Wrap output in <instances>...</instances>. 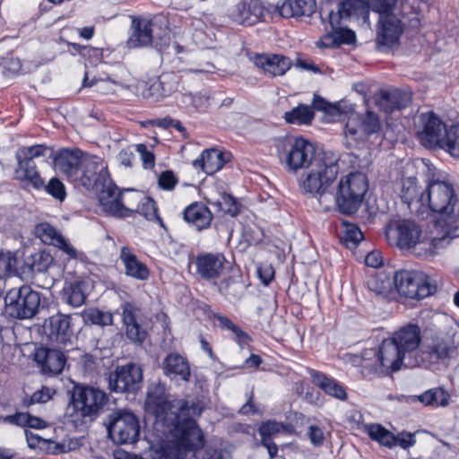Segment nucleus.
Wrapping results in <instances>:
<instances>
[{
	"label": "nucleus",
	"mask_w": 459,
	"mask_h": 459,
	"mask_svg": "<svg viewBox=\"0 0 459 459\" xmlns=\"http://www.w3.org/2000/svg\"><path fill=\"white\" fill-rule=\"evenodd\" d=\"M339 172L338 160H319L312 174L301 182V188L315 197L325 212L337 209L342 214H353L362 204L368 189V180L361 172L342 177L336 192L332 186Z\"/></svg>",
	"instance_id": "nucleus-1"
},
{
	"label": "nucleus",
	"mask_w": 459,
	"mask_h": 459,
	"mask_svg": "<svg viewBox=\"0 0 459 459\" xmlns=\"http://www.w3.org/2000/svg\"><path fill=\"white\" fill-rule=\"evenodd\" d=\"M420 206L437 214L434 227L451 241L459 237V188L445 175H432L419 197Z\"/></svg>",
	"instance_id": "nucleus-2"
},
{
	"label": "nucleus",
	"mask_w": 459,
	"mask_h": 459,
	"mask_svg": "<svg viewBox=\"0 0 459 459\" xmlns=\"http://www.w3.org/2000/svg\"><path fill=\"white\" fill-rule=\"evenodd\" d=\"M420 342V328L415 324H408L381 342L377 361L389 373L399 370L403 365L419 367L424 362L418 355Z\"/></svg>",
	"instance_id": "nucleus-3"
},
{
	"label": "nucleus",
	"mask_w": 459,
	"mask_h": 459,
	"mask_svg": "<svg viewBox=\"0 0 459 459\" xmlns=\"http://www.w3.org/2000/svg\"><path fill=\"white\" fill-rule=\"evenodd\" d=\"M386 237L394 238L401 249L411 250L418 256H429L439 248L446 247L451 240L434 228L432 236L423 233L420 226L410 220L390 223L386 227Z\"/></svg>",
	"instance_id": "nucleus-4"
},
{
	"label": "nucleus",
	"mask_w": 459,
	"mask_h": 459,
	"mask_svg": "<svg viewBox=\"0 0 459 459\" xmlns=\"http://www.w3.org/2000/svg\"><path fill=\"white\" fill-rule=\"evenodd\" d=\"M274 147L280 163L290 172L309 168L307 178L319 160H336L334 156L325 153L316 154L314 144L302 136L279 137L274 140Z\"/></svg>",
	"instance_id": "nucleus-5"
},
{
	"label": "nucleus",
	"mask_w": 459,
	"mask_h": 459,
	"mask_svg": "<svg viewBox=\"0 0 459 459\" xmlns=\"http://www.w3.org/2000/svg\"><path fill=\"white\" fill-rule=\"evenodd\" d=\"M353 17L368 22L369 11L363 0H341L328 11L326 17L321 15L327 35L338 44L355 41V32L347 27V22Z\"/></svg>",
	"instance_id": "nucleus-6"
},
{
	"label": "nucleus",
	"mask_w": 459,
	"mask_h": 459,
	"mask_svg": "<svg viewBox=\"0 0 459 459\" xmlns=\"http://www.w3.org/2000/svg\"><path fill=\"white\" fill-rule=\"evenodd\" d=\"M108 403V395L99 387L75 385L72 392L68 410L78 418L94 419Z\"/></svg>",
	"instance_id": "nucleus-7"
},
{
	"label": "nucleus",
	"mask_w": 459,
	"mask_h": 459,
	"mask_svg": "<svg viewBox=\"0 0 459 459\" xmlns=\"http://www.w3.org/2000/svg\"><path fill=\"white\" fill-rule=\"evenodd\" d=\"M5 312L13 318L27 319L38 312L40 297L30 286L13 288L4 297Z\"/></svg>",
	"instance_id": "nucleus-8"
},
{
	"label": "nucleus",
	"mask_w": 459,
	"mask_h": 459,
	"mask_svg": "<svg viewBox=\"0 0 459 459\" xmlns=\"http://www.w3.org/2000/svg\"><path fill=\"white\" fill-rule=\"evenodd\" d=\"M394 282L400 295L409 299H422L437 290V286L431 278L418 271L396 272Z\"/></svg>",
	"instance_id": "nucleus-9"
},
{
	"label": "nucleus",
	"mask_w": 459,
	"mask_h": 459,
	"mask_svg": "<svg viewBox=\"0 0 459 459\" xmlns=\"http://www.w3.org/2000/svg\"><path fill=\"white\" fill-rule=\"evenodd\" d=\"M379 129V119L373 112H367L365 115L351 112L343 132L345 145L348 148L356 147L367 137L377 134Z\"/></svg>",
	"instance_id": "nucleus-10"
},
{
	"label": "nucleus",
	"mask_w": 459,
	"mask_h": 459,
	"mask_svg": "<svg viewBox=\"0 0 459 459\" xmlns=\"http://www.w3.org/2000/svg\"><path fill=\"white\" fill-rule=\"evenodd\" d=\"M108 432L114 442L134 443L140 434L139 420L129 411L117 410L109 415Z\"/></svg>",
	"instance_id": "nucleus-11"
},
{
	"label": "nucleus",
	"mask_w": 459,
	"mask_h": 459,
	"mask_svg": "<svg viewBox=\"0 0 459 459\" xmlns=\"http://www.w3.org/2000/svg\"><path fill=\"white\" fill-rule=\"evenodd\" d=\"M109 182L107 162L98 156H85L74 183L97 192Z\"/></svg>",
	"instance_id": "nucleus-12"
},
{
	"label": "nucleus",
	"mask_w": 459,
	"mask_h": 459,
	"mask_svg": "<svg viewBox=\"0 0 459 459\" xmlns=\"http://www.w3.org/2000/svg\"><path fill=\"white\" fill-rule=\"evenodd\" d=\"M143 381V369L134 363L119 366L109 374L108 385L117 393H135Z\"/></svg>",
	"instance_id": "nucleus-13"
},
{
	"label": "nucleus",
	"mask_w": 459,
	"mask_h": 459,
	"mask_svg": "<svg viewBox=\"0 0 459 459\" xmlns=\"http://www.w3.org/2000/svg\"><path fill=\"white\" fill-rule=\"evenodd\" d=\"M364 432L367 433L373 441L390 449L399 446L403 450H408L416 444L415 433L402 431L394 435L377 423L365 425Z\"/></svg>",
	"instance_id": "nucleus-14"
},
{
	"label": "nucleus",
	"mask_w": 459,
	"mask_h": 459,
	"mask_svg": "<svg viewBox=\"0 0 459 459\" xmlns=\"http://www.w3.org/2000/svg\"><path fill=\"white\" fill-rule=\"evenodd\" d=\"M418 138L426 148L439 147L446 134V125L433 113H421L418 117Z\"/></svg>",
	"instance_id": "nucleus-15"
},
{
	"label": "nucleus",
	"mask_w": 459,
	"mask_h": 459,
	"mask_svg": "<svg viewBox=\"0 0 459 459\" xmlns=\"http://www.w3.org/2000/svg\"><path fill=\"white\" fill-rule=\"evenodd\" d=\"M229 262L221 253H203L195 256L193 264L196 274L203 280L215 281L221 278Z\"/></svg>",
	"instance_id": "nucleus-16"
},
{
	"label": "nucleus",
	"mask_w": 459,
	"mask_h": 459,
	"mask_svg": "<svg viewBox=\"0 0 459 459\" xmlns=\"http://www.w3.org/2000/svg\"><path fill=\"white\" fill-rule=\"evenodd\" d=\"M84 157L79 149H61L53 156L54 168L68 180L74 182L75 178H78Z\"/></svg>",
	"instance_id": "nucleus-17"
},
{
	"label": "nucleus",
	"mask_w": 459,
	"mask_h": 459,
	"mask_svg": "<svg viewBox=\"0 0 459 459\" xmlns=\"http://www.w3.org/2000/svg\"><path fill=\"white\" fill-rule=\"evenodd\" d=\"M265 8L259 0H242L230 13V20L239 25L251 26L260 22Z\"/></svg>",
	"instance_id": "nucleus-18"
},
{
	"label": "nucleus",
	"mask_w": 459,
	"mask_h": 459,
	"mask_svg": "<svg viewBox=\"0 0 459 459\" xmlns=\"http://www.w3.org/2000/svg\"><path fill=\"white\" fill-rule=\"evenodd\" d=\"M99 203L101 211L116 218H126L129 208L121 203V190L109 182L99 191Z\"/></svg>",
	"instance_id": "nucleus-19"
},
{
	"label": "nucleus",
	"mask_w": 459,
	"mask_h": 459,
	"mask_svg": "<svg viewBox=\"0 0 459 459\" xmlns=\"http://www.w3.org/2000/svg\"><path fill=\"white\" fill-rule=\"evenodd\" d=\"M403 32L401 21L393 13L379 17L377 44L379 49L394 45Z\"/></svg>",
	"instance_id": "nucleus-20"
},
{
	"label": "nucleus",
	"mask_w": 459,
	"mask_h": 459,
	"mask_svg": "<svg viewBox=\"0 0 459 459\" xmlns=\"http://www.w3.org/2000/svg\"><path fill=\"white\" fill-rule=\"evenodd\" d=\"M152 22L151 19L143 16H132L130 35L127 39L129 48H143L152 45Z\"/></svg>",
	"instance_id": "nucleus-21"
},
{
	"label": "nucleus",
	"mask_w": 459,
	"mask_h": 459,
	"mask_svg": "<svg viewBox=\"0 0 459 459\" xmlns=\"http://www.w3.org/2000/svg\"><path fill=\"white\" fill-rule=\"evenodd\" d=\"M253 63L258 68H261L265 74L272 77L281 76L291 67V60L282 55H255Z\"/></svg>",
	"instance_id": "nucleus-22"
},
{
	"label": "nucleus",
	"mask_w": 459,
	"mask_h": 459,
	"mask_svg": "<svg viewBox=\"0 0 459 459\" xmlns=\"http://www.w3.org/2000/svg\"><path fill=\"white\" fill-rule=\"evenodd\" d=\"M119 259L125 267L126 276L143 281L149 279L150 270L148 266L137 257L131 247H122Z\"/></svg>",
	"instance_id": "nucleus-23"
},
{
	"label": "nucleus",
	"mask_w": 459,
	"mask_h": 459,
	"mask_svg": "<svg viewBox=\"0 0 459 459\" xmlns=\"http://www.w3.org/2000/svg\"><path fill=\"white\" fill-rule=\"evenodd\" d=\"M47 327L52 341L62 345L71 342L74 334L69 316L58 313L50 316Z\"/></svg>",
	"instance_id": "nucleus-24"
},
{
	"label": "nucleus",
	"mask_w": 459,
	"mask_h": 459,
	"mask_svg": "<svg viewBox=\"0 0 459 459\" xmlns=\"http://www.w3.org/2000/svg\"><path fill=\"white\" fill-rule=\"evenodd\" d=\"M35 360L41 365L45 373L57 375L63 371L66 359L59 350L39 348L35 353Z\"/></svg>",
	"instance_id": "nucleus-25"
},
{
	"label": "nucleus",
	"mask_w": 459,
	"mask_h": 459,
	"mask_svg": "<svg viewBox=\"0 0 459 459\" xmlns=\"http://www.w3.org/2000/svg\"><path fill=\"white\" fill-rule=\"evenodd\" d=\"M162 369L170 379H179L184 382L190 380V365L186 358L178 353H170L164 359Z\"/></svg>",
	"instance_id": "nucleus-26"
},
{
	"label": "nucleus",
	"mask_w": 459,
	"mask_h": 459,
	"mask_svg": "<svg viewBox=\"0 0 459 459\" xmlns=\"http://www.w3.org/2000/svg\"><path fill=\"white\" fill-rule=\"evenodd\" d=\"M283 18L310 17L316 10V0H285L276 7Z\"/></svg>",
	"instance_id": "nucleus-27"
},
{
	"label": "nucleus",
	"mask_w": 459,
	"mask_h": 459,
	"mask_svg": "<svg viewBox=\"0 0 459 459\" xmlns=\"http://www.w3.org/2000/svg\"><path fill=\"white\" fill-rule=\"evenodd\" d=\"M226 153L217 149L204 150L199 158L193 161L195 169H200L207 175L219 171L227 161Z\"/></svg>",
	"instance_id": "nucleus-28"
},
{
	"label": "nucleus",
	"mask_w": 459,
	"mask_h": 459,
	"mask_svg": "<svg viewBox=\"0 0 459 459\" xmlns=\"http://www.w3.org/2000/svg\"><path fill=\"white\" fill-rule=\"evenodd\" d=\"M136 307L132 303L126 302L122 306L126 336L135 343H142L145 339L146 333L136 321Z\"/></svg>",
	"instance_id": "nucleus-29"
},
{
	"label": "nucleus",
	"mask_w": 459,
	"mask_h": 459,
	"mask_svg": "<svg viewBox=\"0 0 459 459\" xmlns=\"http://www.w3.org/2000/svg\"><path fill=\"white\" fill-rule=\"evenodd\" d=\"M184 220L198 230L207 229L212 220V213L203 204L194 203L184 210Z\"/></svg>",
	"instance_id": "nucleus-30"
},
{
	"label": "nucleus",
	"mask_w": 459,
	"mask_h": 459,
	"mask_svg": "<svg viewBox=\"0 0 459 459\" xmlns=\"http://www.w3.org/2000/svg\"><path fill=\"white\" fill-rule=\"evenodd\" d=\"M457 353V347L449 336L437 337L429 346V358L430 362L454 358Z\"/></svg>",
	"instance_id": "nucleus-31"
},
{
	"label": "nucleus",
	"mask_w": 459,
	"mask_h": 459,
	"mask_svg": "<svg viewBox=\"0 0 459 459\" xmlns=\"http://www.w3.org/2000/svg\"><path fill=\"white\" fill-rule=\"evenodd\" d=\"M410 103V95L398 90L383 91L377 100L379 108L385 113L405 108Z\"/></svg>",
	"instance_id": "nucleus-32"
},
{
	"label": "nucleus",
	"mask_w": 459,
	"mask_h": 459,
	"mask_svg": "<svg viewBox=\"0 0 459 459\" xmlns=\"http://www.w3.org/2000/svg\"><path fill=\"white\" fill-rule=\"evenodd\" d=\"M310 377L313 383L321 388L326 394L342 401L347 399L345 388L334 378L327 377L326 375L316 370H312L310 372Z\"/></svg>",
	"instance_id": "nucleus-33"
},
{
	"label": "nucleus",
	"mask_w": 459,
	"mask_h": 459,
	"mask_svg": "<svg viewBox=\"0 0 459 459\" xmlns=\"http://www.w3.org/2000/svg\"><path fill=\"white\" fill-rule=\"evenodd\" d=\"M15 178L20 181H25L35 189L44 186V180L37 169L35 161L16 160Z\"/></svg>",
	"instance_id": "nucleus-34"
},
{
	"label": "nucleus",
	"mask_w": 459,
	"mask_h": 459,
	"mask_svg": "<svg viewBox=\"0 0 459 459\" xmlns=\"http://www.w3.org/2000/svg\"><path fill=\"white\" fill-rule=\"evenodd\" d=\"M378 353L379 348L377 350L367 349L362 351L361 355L347 354L346 360L355 367L370 368L376 372L389 374L388 369L382 368L379 365Z\"/></svg>",
	"instance_id": "nucleus-35"
},
{
	"label": "nucleus",
	"mask_w": 459,
	"mask_h": 459,
	"mask_svg": "<svg viewBox=\"0 0 459 459\" xmlns=\"http://www.w3.org/2000/svg\"><path fill=\"white\" fill-rule=\"evenodd\" d=\"M175 90V84L168 80L167 75L160 76L143 91V96L153 101H159L170 95Z\"/></svg>",
	"instance_id": "nucleus-36"
},
{
	"label": "nucleus",
	"mask_w": 459,
	"mask_h": 459,
	"mask_svg": "<svg viewBox=\"0 0 459 459\" xmlns=\"http://www.w3.org/2000/svg\"><path fill=\"white\" fill-rule=\"evenodd\" d=\"M88 284L83 281H75L67 284L63 290V299L74 307H79L85 303Z\"/></svg>",
	"instance_id": "nucleus-37"
},
{
	"label": "nucleus",
	"mask_w": 459,
	"mask_h": 459,
	"mask_svg": "<svg viewBox=\"0 0 459 459\" xmlns=\"http://www.w3.org/2000/svg\"><path fill=\"white\" fill-rule=\"evenodd\" d=\"M283 118L287 124L299 126H310L315 118V111L308 105L299 104L290 111H286Z\"/></svg>",
	"instance_id": "nucleus-38"
},
{
	"label": "nucleus",
	"mask_w": 459,
	"mask_h": 459,
	"mask_svg": "<svg viewBox=\"0 0 459 459\" xmlns=\"http://www.w3.org/2000/svg\"><path fill=\"white\" fill-rule=\"evenodd\" d=\"M399 189V195L402 201L407 204L409 207H411L412 204H419V205H420L419 197L423 190L418 186L416 178L410 177L402 179Z\"/></svg>",
	"instance_id": "nucleus-39"
},
{
	"label": "nucleus",
	"mask_w": 459,
	"mask_h": 459,
	"mask_svg": "<svg viewBox=\"0 0 459 459\" xmlns=\"http://www.w3.org/2000/svg\"><path fill=\"white\" fill-rule=\"evenodd\" d=\"M394 283V277L391 278L388 274L382 272L370 275L367 280L368 290L377 295L388 293Z\"/></svg>",
	"instance_id": "nucleus-40"
},
{
	"label": "nucleus",
	"mask_w": 459,
	"mask_h": 459,
	"mask_svg": "<svg viewBox=\"0 0 459 459\" xmlns=\"http://www.w3.org/2000/svg\"><path fill=\"white\" fill-rule=\"evenodd\" d=\"M440 144L451 156L459 158V125H454L446 129V134Z\"/></svg>",
	"instance_id": "nucleus-41"
},
{
	"label": "nucleus",
	"mask_w": 459,
	"mask_h": 459,
	"mask_svg": "<svg viewBox=\"0 0 459 459\" xmlns=\"http://www.w3.org/2000/svg\"><path fill=\"white\" fill-rule=\"evenodd\" d=\"M36 236L40 240L48 245H56L57 240L62 238V234L51 224L47 222L39 223L35 229Z\"/></svg>",
	"instance_id": "nucleus-42"
},
{
	"label": "nucleus",
	"mask_w": 459,
	"mask_h": 459,
	"mask_svg": "<svg viewBox=\"0 0 459 459\" xmlns=\"http://www.w3.org/2000/svg\"><path fill=\"white\" fill-rule=\"evenodd\" d=\"M48 151L49 148L45 144L22 146L17 150L15 159L34 161V159L45 156Z\"/></svg>",
	"instance_id": "nucleus-43"
},
{
	"label": "nucleus",
	"mask_w": 459,
	"mask_h": 459,
	"mask_svg": "<svg viewBox=\"0 0 459 459\" xmlns=\"http://www.w3.org/2000/svg\"><path fill=\"white\" fill-rule=\"evenodd\" d=\"M420 403L425 405L446 406L447 398L442 389H430L418 396Z\"/></svg>",
	"instance_id": "nucleus-44"
},
{
	"label": "nucleus",
	"mask_w": 459,
	"mask_h": 459,
	"mask_svg": "<svg viewBox=\"0 0 459 459\" xmlns=\"http://www.w3.org/2000/svg\"><path fill=\"white\" fill-rule=\"evenodd\" d=\"M244 284L239 281L228 279L222 281L219 290L229 299H239L244 294Z\"/></svg>",
	"instance_id": "nucleus-45"
},
{
	"label": "nucleus",
	"mask_w": 459,
	"mask_h": 459,
	"mask_svg": "<svg viewBox=\"0 0 459 459\" xmlns=\"http://www.w3.org/2000/svg\"><path fill=\"white\" fill-rule=\"evenodd\" d=\"M311 107L313 108V110H320L325 112L326 115L331 116L333 119L340 118L342 116V110L337 104L329 103L316 94L314 95Z\"/></svg>",
	"instance_id": "nucleus-46"
},
{
	"label": "nucleus",
	"mask_w": 459,
	"mask_h": 459,
	"mask_svg": "<svg viewBox=\"0 0 459 459\" xmlns=\"http://www.w3.org/2000/svg\"><path fill=\"white\" fill-rule=\"evenodd\" d=\"M134 213H139L149 221L159 220L158 210L155 202L150 197L143 196L140 204L136 205Z\"/></svg>",
	"instance_id": "nucleus-47"
},
{
	"label": "nucleus",
	"mask_w": 459,
	"mask_h": 459,
	"mask_svg": "<svg viewBox=\"0 0 459 459\" xmlns=\"http://www.w3.org/2000/svg\"><path fill=\"white\" fill-rule=\"evenodd\" d=\"M216 205L221 212L232 217L239 213L240 205L230 195L225 193L221 194L220 198L216 201Z\"/></svg>",
	"instance_id": "nucleus-48"
},
{
	"label": "nucleus",
	"mask_w": 459,
	"mask_h": 459,
	"mask_svg": "<svg viewBox=\"0 0 459 459\" xmlns=\"http://www.w3.org/2000/svg\"><path fill=\"white\" fill-rule=\"evenodd\" d=\"M363 2L369 12L372 10L377 13L379 17L393 13L396 4V0H363Z\"/></svg>",
	"instance_id": "nucleus-49"
},
{
	"label": "nucleus",
	"mask_w": 459,
	"mask_h": 459,
	"mask_svg": "<svg viewBox=\"0 0 459 459\" xmlns=\"http://www.w3.org/2000/svg\"><path fill=\"white\" fill-rule=\"evenodd\" d=\"M86 319L93 325L101 326L111 325L113 324V316L111 313L102 311L98 308L90 309L85 314Z\"/></svg>",
	"instance_id": "nucleus-50"
},
{
	"label": "nucleus",
	"mask_w": 459,
	"mask_h": 459,
	"mask_svg": "<svg viewBox=\"0 0 459 459\" xmlns=\"http://www.w3.org/2000/svg\"><path fill=\"white\" fill-rule=\"evenodd\" d=\"M142 197L143 195L139 192L131 191L128 189L121 191V203L123 206L131 210L126 212V217H131L133 214H134L136 205L140 204Z\"/></svg>",
	"instance_id": "nucleus-51"
},
{
	"label": "nucleus",
	"mask_w": 459,
	"mask_h": 459,
	"mask_svg": "<svg viewBox=\"0 0 459 459\" xmlns=\"http://www.w3.org/2000/svg\"><path fill=\"white\" fill-rule=\"evenodd\" d=\"M53 198L60 203L64 202L66 198V191L65 185L56 178H52L47 185L44 184L42 187Z\"/></svg>",
	"instance_id": "nucleus-52"
},
{
	"label": "nucleus",
	"mask_w": 459,
	"mask_h": 459,
	"mask_svg": "<svg viewBox=\"0 0 459 459\" xmlns=\"http://www.w3.org/2000/svg\"><path fill=\"white\" fill-rule=\"evenodd\" d=\"M286 430V427L281 422L275 420H268L263 422L258 429L262 439H269L271 437Z\"/></svg>",
	"instance_id": "nucleus-53"
},
{
	"label": "nucleus",
	"mask_w": 459,
	"mask_h": 459,
	"mask_svg": "<svg viewBox=\"0 0 459 459\" xmlns=\"http://www.w3.org/2000/svg\"><path fill=\"white\" fill-rule=\"evenodd\" d=\"M363 239L361 230L354 224H345L342 240L348 247L357 246Z\"/></svg>",
	"instance_id": "nucleus-54"
},
{
	"label": "nucleus",
	"mask_w": 459,
	"mask_h": 459,
	"mask_svg": "<svg viewBox=\"0 0 459 459\" xmlns=\"http://www.w3.org/2000/svg\"><path fill=\"white\" fill-rule=\"evenodd\" d=\"M16 267V259L11 252H0V278L12 273Z\"/></svg>",
	"instance_id": "nucleus-55"
},
{
	"label": "nucleus",
	"mask_w": 459,
	"mask_h": 459,
	"mask_svg": "<svg viewBox=\"0 0 459 459\" xmlns=\"http://www.w3.org/2000/svg\"><path fill=\"white\" fill-rule=\"evenodd\" d=\"M215 318L222 328L231 331L236 335L239 342L248 339L247 334L244 333L238 325H236L229 317L221 315H215Z\"/></svg>",
	"instance_id": "nucleus-56"
},
{
	"label": "nucleus",
	"mask_w": 459,
	"mask_h": 459,
	"mask_svg": "<svg viewBox=\"0 0 459 459\" xmlns=\"http://www.w3.org/2000/svg\"><path fill=\"white\" fill-rule=\"evenodd\" d=\"M55 391L49 387L42 386L39 390H37L32 394L30 399V403H45L48 402Z\"/></svg>",
	"instance_id": "nucleus-57"
},
{
	"label": "nucleus",
	"mask_w": 459,
	"mask_h": 459,
	"mask_svg": "<svg viewBox=\"0 0 459 459\" xmlns=\"http://www.w3.org/2000/svg\"><path fill=\"white\" fill-rule=\"evenodd\" d=\"M134 150L140 154L143 165L145 169H151L154 166V155L152 152L148 151L145 144H136L134 145Z\"/></svg>",
	"instance_id": "nucleus-58"
},
{
	"label": "nucleus",
	"mask_w": 459,
	"mask_h": 459,
	"mask_svg": "<svg viewBox=\"0 0 459 459\" xmlns=\"http://www.w3.org/2000/svg\"><path fill=\"white\" fill-rule=\"evenodd\" d=\"M307 435L310 442L315 446H321L324 444L325 433L324 430L317 425H310L307 429Z\"/></svg>",
	"instance_id": "nucleus-59"
},
{
	"label": "nucleus",
	"mask_w": 459,
	"mask_h": 459,
	"mask_svg": "<svg viewBox=\"0 0 459 459\" xmlns=\"http://www.w3.org/2000/svg\"><path fill=\"white\" fill-rule=\"evenodd\" d=\"M51 257L45 253H38L33 255L32 270L37 272L45 271L51 263Z\"/></svg>",
	"instance_id": "nucleus-60"
},
{
	"label": "nucleus",
	"mask_w": 459,
	"mask_h": 459,
	"mask_svg": "<svg viewBox=\"0 0 459 459\" xmlns=\"http://www.w3.org/2000/svg\"><path fill=\"white\" fill-rule=\"evenodd\" d=\"M178 180L172 171L162 172L159 178V186L165 190H171L175 187Z\"/></svg>",
	"instance_id": "nucleus-61"
},
{
	"label": "nucleus",
	"mask_w": 459,
	"mask_h": 459,
	"mask_svg": "<svg viewBox=\"0 0 459 459\" xmlns=\"http://www.w3.org/2000/svg\"><path fill=\"white\" fill-rule=\"evenodd\" d=\"M365 264L372 268L380 267L383 264L382 254L377 250L369 252L365 257Z\"/></svg>",
	"instance_id": "nucleus-62"
},
{
	"label": "nucleus",
	"mask_w": 459,
	"mask_h": 459,
	"mask_svg": "<svg viewBox=\"0 0 459 459\" xmlns=\"http://www.w3.org/2000/svg\"><path fill=\"white\" fill-rule=\"evenodd\" d=\"M27 419H28V413L18 412L13 415L5 416L4 418V422L13 424V425H17V426L26 427V425L28 423Z\"/></svg>",
	"instance_id": "nucleus-63"
},
{
	"label": "nucleus",
	"mask_w": 459,
	"mask_h": 459,
	"mask_svg": "<svg viewBox=\"0 0 459 459\" xmlns=\"http://www.w3.org/2000/svg\"><path fill=\"white\" fill-rule=\"evenodd\" d=\"M134 151H135L134 146H129L121 150V152L118 153V160L120 163L126 167H131L134 158Z\"/></svg>",
	"instance_id": "nucleus-64"
}]
</instances>
